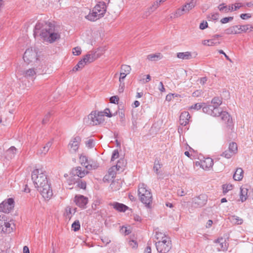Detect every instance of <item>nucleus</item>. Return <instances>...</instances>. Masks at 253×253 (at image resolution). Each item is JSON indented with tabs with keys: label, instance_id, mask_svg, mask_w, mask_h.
<instances>
[{
	"label": "nucleus",
	"instance_id": "obj_8",
	"mask_svg": "<svg viewBox=\"0 0 253 253\" xmlns=\"http://www.w3.org/2000/svg\"><path fill=\"white\" fill-rule=\"evenodd\" d=\"M88 119L90 120V124L93 126L99 125L103 122L104 114L102 112H91L88 116Z\"/></svg>",
	"mask_w": 253,
	"mask_h": 253
},
{
	"label": "nucleus",
	"instance_id": "obj_26",
	"mask_svg": "<svg viewBox=\"0 0 253 253\" xmlns=\"http://www.w3.org/2000/svg\"><path fill=\"white\" fill-rule=\"evenodd\" d=\"M162 57V55L160 53H158L149 54L147 56V59L151 61H156L161 59Z\"/></svg>",
	"mask_w": 253,
	"mask_h": 253
},
{
	"label": "nucleus",
	"instance_id": "obj_10",
	"mask_svg": "<svg viewBox=\"0 0 253 253\" xmlns=\"http://www.w3.org/2000/svg\"><path fill=\"white\" fill-rule=\"evenodd\" d=\"M81 141V138L79 136H76L71 140L68 145L69 151L71 153H76L78 151Z\"/></svg>",
	"mask_w": 253,
	"mask_h": 253
},
{
	"label": "nucleus",
	"instance_id": "obj_35",
	"mask_svg": "<svg viewBox=\"0 0 253 253\" xmlns=\"http://www.w3.org/2000/svg\"><path fill=\"white\" fill-rule=\"evenodd\" d=\"M240 29L241 33L242 32L246 33L249 30H250L251 31H253V25H250V24L240 25Z\"/></svg>",
	"mask_w": 253,
	"mask_h": 253
},
{
	"label": "nucleus",
	"instance_id": "obj_63",
	"mask_svg": "<svg viewBox=\"0 0 253 253\" xmlns=\"http://www.w3.org/2000/svg\"><path fill=\"white\" fill-rule=\"evenodd\" d=\"M202 107H203V106L201 103H196V104H194V105H192L191 107V108L198 110L200 109H201Z\"/></svg>",
	"mask_w": 253,
	"mask_h": 253
},
{
	"label": "nucleus",
	"instance_id": "obj_27",
	"mask_svg": "<svg viewBox=\"0 0 253 253\" xmlns=\"http://www.w3.org/2000/svg\"><path fill=\"white\" fill-rule=\"evenodd\" d=\"M213 165V161L211 158H207L202 162L201 166L203 169H209L211 168Z\"/></svg>",
	"mask_w": 253,
	"mask_h": 253
},
{
	"label": "nucleus",
	"instance_id": "obj_5",
	"mask_svg": "<svg viewBox=\"0 0 253 253\" xmlns=\"http://www.w3.org/2000/svg\"><path fill=\"white\" fill-rule=\"evenodd\" d=\"M163 241H158L156 242L155 246L157 250L160 253H167L171 248V243L169 237H164Z\"/></svg>",
	"mask_w": 253,
	"mask_h": 253
},
{
	"label": "nucleus",
	"instance_id": "obj_22",
	"mask_svg": "<svg viewBox=\"0 0 253 253\" xmlns=\"http://www.w3.org/2000/svg\"><path fill=\"white\" fill-rule=\"evenodd\" d=\"M202 43L204 45L207 46H215L218 45L220 43L219 40H216L214 38H212L210 40H205L202 41Z\"/></svg>",
	"mask_w": 253,
	"mask_h": 253
},
{
	"label": "nucleus",
	"instance_id": "obj_7",
	"mask_svg": "<svg viewBox=\"0 0 253 253\" xmlns=\"http://www.w3.org/2000/svg\"><path fill=\"white\" fill-rule=\"evenodd\" d=\"M37 188L45 200L48 201L52 197L53 195L52 190L48 183L42 185L41 187H38Z\"/></svg>",
	"mask_w": 253,
	"mask_h": 253
},
{
	"label": "nucleus",
	"instance_id": "obj_50",
	"mask_svg": "<svg viewBox=\"0 0 253 253\" xmlns=\"http://www.w3.org/2000/svg\"><path fill=\"white\" fill-rule=\"evenodd\" d=\"M101 240L103 243H104L106 245L108 244L111 242L110 238L106 236H103L101 237Z\"/></svg>",
	"mask_w": 253,
	"mask_h": 253
},
{
	"label": "nucleus",
	"instance_id": "obj_57",
	"mask_svg": "<svg viewBox=\"0 0 253 253\" xmlns=\"http://www.w3.org/2000/svg\"><path fill=\"white\" fill-rule=\"evenodd\" d=\"M218 9L220 11H224L227 13V6L224 3H222L218 6Z\"/></svg>",
	"mask_w": 253,
	"mask_h": 253
},
{
	"label": "nucleus",
	"instance_id": "obj_59",
	"mask_svg": "<svg viewBox=\"0 0 253 253\" xmlns=\"http://www.w3.org/2000/svg\"><path fill=\"white\" fill-rule=\"evenodd\" d=\"M241 6L240 5V3H236L234 4L231 5V10H233V11L237 10V9H239Z\"/></svg>",
	"mask_w": 253,
	"mask_h": 253
},
{
	"label": "nucleus",
	"instance_id": "obj_3",
	"mask_svg": "<svg viewBox=\"0 0 253 253\" xmlns=\"http://www.w3.org/2000/svg\"><path fill=\"white\" fill-rule=\"evenodd\" d=\"M138 194L141 202L147 207H149L152 202V195L147 185L144 183L140 184L138 186Z\"/></svg>",
	"mask_w": 253,
	"mask_h": 253
},
{
	"label": "nucleus",
	"instance_id": "obj_9",
	"mask_svg": "<svg viewBox=\"0 0 253 253\" xmlns=\"http://www.w3.org/2000/svg\"><path fill=\"white\" fill-rule=\"evenodd\" d=\"M14 202L13 199L9 198L6 201H3L0 204V211L8 213L14 208Z\"/></svg>",
	"mask_w": 253,
	"mask_h": 253
},
{
	"label": "nucleus",
	"instance_id": "obj_48",
	"mask_svg": "<svg viewBox=\"0 0 253 253\" xmlns=\"http://www.w3.org/2000/svg\"><path fill=\"white\" fill-rule=\"evenodd\" d=\"M161 168V165L159 161H155L154 166V170L157 174L159 173V169Z\"/></svg>",
	"mask_w": 253,
	"mask_h": 253
},
{
	"label": "nucleus",
	"instance_id": "obj_44",
	"mask_svg": "<svg viewBox=\"0 0 253 253\" xmlns=\"http://www.w3.org/2000/svg\"><path fill=\"white\" fill-rule=\"evenodd\" d=\"M234 154H232V153L228 149L225 150L224 151L222 154L221 155V156L225 157L227 159L230 158Z\"/></svg>",
	"mask_w": 253,
	"mask_h": 253
},
{
	"label": "nucleus",
	"instance_id": "obj_43",
	"mask_svg": "<svg viewBox=\"0 0 253 253\" xmlns=\"http://www.w3.org/2000/svg\"><path fill=\"white\" fill-rule=\"evenodd\" d=\"M154 11L155 10L151 6L148 7L146 9V10L144 11L143 15V17H144V18L147 17Z\"/></svg>",
	"mask_w": 253,
	"mask_h": 253
},
{
	"label": "nucleus",
	"instance_id": "obj_6",
	"mask_svg": "<svg viewBox=\"0 0 253 253\" xmlns=\"http://www.w3.org/2000/svg\"><path fill=\"white\" fill-rule=\"evenodd\" d=\"M5 216L0 215V232L4 233H10L15 229V225L13 221L7 222Z\"/></svg>",
	"mask_w": 253,
	"mask_h": 253
},
{
	"label": "nucleus",
	"instance_id": "obj_1",
	"mask_svg": "<svg viewBox=\"0 0 253 253\" xmlns=\"http://www.w3.org/2000/svg\"><path fill=\"white\" fill-rule=\"evenodd\" d=\"M42 27L40 36L43 41L50 43L60 39V33L58 28L50 22H38L35 27V34L38 32Z\"/></svg>",
	"mask_w": 253,
	"mask_h": 253
},
{
	"label": "nucleus",
	"instance_id": "obj_55",
	"mask_svg": "<svg viewBox=\"0 0 253 253\" xmlns=\"http://www.w3.org/2000/svg\"><path fill=\"white\" fill-rule=\"evenodd\" d=\"M86 146L89 148H92L94 147L93 140L92 139H89L86 142Z\"/></svg>",
	"mask_w": 253,
	"mask_h": 253
},
{
	"label": "nucleus",
	"instance_id": "obj_49",
	"mask_svg": "<svg viewBox=\"0 0 253 253\" xmlns=\"http://www.w3.org/2000/svg\"><path fill=\"white\" fill-rule=\"evenodd\" d=\"M77 185L79 188L83 189H85L86 188V184L85 181H83L82 180H79L78 181Z\"/></svg>",
	"mask_w": 253,
	"mask_h": 253
},
{
	"label": "nucleus",
	"instance_id": "obj_64",
	"mask_svg": "<svg viewBox=\"0 0 253 253\" xmlns=\"http://www.w3.org/2000/svg\"><path fill=\"white\" fill-rule=\"evenodd\" d=\"M120 83V84L119 87L118 89V91L120 93H122V92H123V91L124 90L125 83L123 82H121Z\"/></svg>",
	"mask_w": 253,
	"mask_h": 253
},
{
	"label": "nucleus",
	"instance_id": "obj_52",
	"mask_svg": "<svg viewBox=\"0 0 253 253\" xmlns=\"http://www.w3.org/2000/svg\"><path fill=\"white\" fill-rule=\"evenodd\" d=\"M119 98L117 96H112L110 98V102L112 103L118 104Z\"/></svg>",
	"mask_w": 253,
	"mask_h": 253
},
{
	"label": "nucleus",
	"instance_id": "obj_12",
	"mask_svg": "<svg viewBox=\"0 0 253 253\" xmlns=\"http://www.w3.org/2000/svg\"><path fill=\"white\" fill-rule=\"evenodd\" d=\"M74 201L78 207L85 209L88 203V198L83 195H76Z\"/></svg>",
	"mask_w": 253,
	"mask_h": 253
},
{
	"label": "nucleus",
	"instance_id": "obj_45",
	"mask_svg": "<svg viewBox=\"0 0 253 253\" xmlns=\"http://www.w3.org/2000/svg\"><path fill=\"white\" fill-rule=\"evenodd\" d=\"M231 220L232 222L238 225L241 224L243 223V219L238 216H233L232 217Z\"/></svg>",
	"mask_w": 253,
	"mask_h": 253
},
{
	"label": "nucleus",
	"instance_id": "obj_56",
	"mask_svg": "<svg viewBox=\"0 0 253 253\" xmlns=\"http://www.w3.org/2000/svg\"><path fill=\"white\" fill-rule=\"evenodd\" d=\"M233 19V17H225L221 19L220 22L222 24H225Z\"/></svg>",
	"mask_w": 253,
	"mask_h": 253
},
{
	"label": "nucleus",
	"instance_id": "obj_17",
	"mask_svg": "<svg viewBox=\"0 0 253 253\" xmlns=\"http://www.w3.org/2000/svg\"><path fill=\"white\" fill-rule=\"evenodd\" d=\"M88 173V171L87 170L84 169L81 167H77L72 170V173L80 178L84 177Z\"/></svg>",
	"mask_w": 253,
	"mask_h": 253
},
{
	"label": "nucleus",
	"instance_id": "obj_38",
	"mask_svg": "<svg viewBox=\"0 0 253 253\" xmlns=\"http://www.w3.org/2000/svg\"><path fill=\"white\" fill-rule=\"evenodd\" d=\"M118 170H119L115 166H113L109 169L108 175H109L112 178H113L115 177L116 171Z\"/></svg>",
	"mask_w": 253,
	"mask_h": 253
},
{
	"label": "nucleus",
	"instance_id": "obj_4",
	"mask_svg": "<svg viewBox=\"0 0 253 253\" xmlns=\"http://www.w3.org/2000/svg\"><path fill=\"white\" fill-rule=\"evenodd\" d=\"M32 179L36 188L48 183L45 171L41 169H36L32 173Z\"/></svg>",
	"mask_w": 253,
	"mask_h": 253
},
{
	"label": "nucleus",
	"instance_id": "obj_23",
	"mask_svg": "<svg viewBox=\"0 0 253 253\" xmlns=\"http://www.w3.org/2000/svg\"><path fill=\"white\" fill-rule=\"evenodd\" d=\"M37 73L34 68H31L24 72L23 75L27 78L34 79Z\"/></svg>",
	"mask_w": 253,
	"mask_h": 253
},
{
	"label": "nucleus",
	"instance_id": "obj_19",
	"mask_svg": "<svg viewBox=\"0 0 253 253\" xmlns=\"http://www.w3.org/2000/svg\"><path fill=\"white\" fill-rule=\"evenodd\" d=\"M225 32L227 35L238 34L241 33L240 26L235 25L227 28Z\"/></svg>",
	"mask_w": 253,
	"mask_h": 253
},
{
	"label": "nucleus",
	"instance_id": "obj_58",
	"mask_svg": "<svg viewBox=\"0 0 253 253\" xmlns=\"http://www.w3.org/2000/svg\"><path fill=\"white\" fill-rule=\"evenodd\" d=\"M252 17L250 13H243L240 15V17L244 20L248 19Z\"/></svg>",
	"mask_w": 253,
	"mask_h": 253
},
{
	"label": "nucleus",
	"instance_id": "obj_53",
	"mask_svg": "<svg viewBox=\"0 0 253 253\" xmlns=\"http://www.w3.org/2000/svg\"><path fill=\"white\" fill-rule=\"evenodd\" d=\"M73 53L75 55H79L81 53V49L79 47H76L73 49Z\"/></svg>",
	"mask_w": 253,
	"mask_h": 253
},
{
	"label": "nucleus",
	"instance_id": "obj_14",
	"mask_svg": "<svg viewBox=\"0 0 253 253\" xmlns=\"http://www.w3.org/2000/svg\"><path fill=\"white\" fill-rule=\"evenodd\" d=\"M203 111L212 116L216 117L220 115V110L215 109L211 105L203 107Z\"/></svg>",
	"mask_w": 253,
	"mask_h": 253
},
{
	"label": "nucleus",
	"instance_id": "obj_62",
	"mask_svg": "<svg viewBox=\"0 0 253 253\" xmlns=\"http://www.w3.org/2000/svg\"><path fill=\"white\" fill-rule=\"evenodd\" d=\"M161 4L157 0L154 1L151 6H150L154 10H155Z\"/></svg>",
	"mask_w": 253,
	"mask_h": 253
},
{
	"label": "nucleus",
	"instance_id": "obj_21",
	"mask_svg": "<svg viewBox=\"0 0 253 253\" xmlns=\"http://www.w3.org/2000/svg\"><path fill=\"white\" fill-rule=\"evenodd\" d=\"M196 5V1L195 0H191L189 2L186 3L183 6L182 8L184 9L185 13H188L189 11L192 9Z\"/></svg>",
	"mask_w": 253,
	"mask_h": 253
},
{
	"label": "nucleus",
	"instance_id": "obj_60",
	"mask_svg": "<svg viewBox=\"0 0 253 253\" xmlns=\"http://www.w3.org/2000/svg\"><path fill=\"white\" fill-rule=\"evenodd\" d=\"M86 64V62L84 61V59L80 61L78 63V67L81 68L82 69Z\"/></svg>",
	"mask_w": 253,
	"mask_h": 253
},
{
	"label": "nucleus",
	"instance_id": "obj_25",
	"mask_svg": "<svg viewBox=\"0 0 253 253\" xmlns=\"http://www.w3.org/2000/svg\"><path fill=\"white\" fill-rule=\"evenodd\" d=\"M248 189L244 187L240 188V200L243 202L248 198Z\"/></svg>",
	"mask_w": 253,
	"mask_h": 253
},
{
	"label": "nucleus",
	"instance_id": "obj_46",
	"mask_svg": "<svg viewBox=\"0 0 253 253\" xmlns=\"http://www.w3.org/2000/svg\"><path fill=\"white\" fill-rule=\"evenodd\" d=\"M223 192L224 193H227L229 191L231 190L233 188V186L231 184L223 185Z\"/></svg>",
	"mask_w": 253,
	"mask_h": 253
},
{
	"label": "nucleus",
	"instance_id": "obj_39",
	"mask_svg": "<svg viewBox=\"0 0 253 253\" xmlns=\"http://www.w3.org/2000/svg\"><path fill=\"white\" fill-rule=\"evenodd\" d=\"M17 151L16 148L14 146H11L10 148H9L7 151L6 153L7 155L10 157V158H12L14 156L15 154L16 153Z\"/></svg>",
	"mask_w": 253,
	"mask_h": 253
},
{
	"label": "nucleus",
	"instance_id": "obj_42",
	"mask_svg": "<svg viewBox=\"0 0 253 253\" xmlns=\"http://www.w3.org/2000/svg\"><path fill=\"white\" fill-rule=\"evenodd\" d=\"M219 17V14L218 13H211L209 15L208 18L209 20H217Z\"/></svg>",
	"mask_w": 253,
	"mask_h": 253
},
{
	"label": "nucleus",
	"instance_id": "obj_37",
	"mask_svg": "<svg viewBox=\"0 0 253 253\" xmlns=\"http://www.w3.org/2000/svg\"><path fill=\"white\" fill-rule=\"evenodd\" d=\"M131 71V67L130 66L127 65H123L121 68V72L128 75L130 73Z\"/></svg>",
	"mask_w": 253,
	"mask_h": 253
},
{
	"label": "nucleus",
	"instance_id": "obj_40",
	"mask_svg": "<svg viewBox=\"0 0 253 253\" xmlns=\"http://www.w3.org/2000/svg\"><path fill=\"white\" fill-rule=\"evenodd\" d=\"M80 223L78 220L75 221L72 224V228L75 232L79 231L80 229Z\"/></svg>",
	"mask_w": 253,
	"mask_h": 253
},
{
	"label": "nucleus",
	"instance_id": "obj_54",
	"mask_svg": "<svg viewBox=\"0 0 253 253\" xmlns=\"http://www.w3.org/2000/svg\"><path fill=\"white\" fill-rule=\"evenodd\" d=\"M151 79V78L150 76L149 75H147L146 76V79H140L139 80V82L142 84H145V83H147L149 82V81H150Z\"/></svg>",
	"mask_w": 253,
	"mask_h": 253
},
{
	"label": "nucleus",
	"instance_id": "obj_30",
	"mask_svg": "<svg viewBox=\"0 0 253 253\" xmlns=\"http://www.w3.org/2000/svg\"><path fill=\"white\" fill-rule=\"evenodd\" d=\"M221 103L222 101L219 98L214 97L211 100V104H212V105H211L213 106L215 109L220 110L218 107L221 104Z\"/></svg>",
	"mask_w": 253,
	"mask_h": 253
},
{
	"label": "nucleus",
	"instance_id": "obj_36",
	"mask_svg": "<svg viewBox=\"0 0 253 253\" xmlns=\"http://www.w3.org/2000/svg\"><path fill=\"white\" fill-rule=\"evenodd\" d=\"M228 150L231 151L233 154H235L237 152V145L235 142H232L229 144Z\"/></svg>",
	"mask_w": 253,
	"mask_h": 253
},
{
	"label": "nucleus",
	"instance_id": "obj_61",
	"mask_svg": "<svg viewBox=\"0 0 253 253\" xmlns=\"http://www.w3.org/2000/svg\"><path fill=\"white\" fill-rule=\"evenodd\" d=\"M104 116L105 115L107 117H111L112 116V114L110 113V109L109 108H106L103 112H102Z\"/></svg>",
	"mask_w": 253,
	"mask_h": 253
},
{
	"label": "nucleus",
	"instance_id": "obj_11",
	"mask_svg": "<svg viewBox=\"0 0 253 253\" xmlns=\"http://www.w3.org/2000/svg\"><path fill=\"white\" fill-rule=\"evenodd\" d=\"M79 159L81 165L88 170H90L92 169H95L98 167L97 163L90 164V162L88 161L87 158L85 156L81 155Z\"/></svg>",
	"mask_w": 253,
	"mask_h": 253
},
{
	"label": "nucleus",
	"instance_id": "obj_20",
	"mask_svg": "<svg viewBox=\"0 0 253 253\" xmlns=\"http://www.w3.org/2000/svg\"><path fill=\"white\" fill-rule=\"evenodd\" d=\"M115 210L120 212H125L128 207L123 204L114 202L110 204Z\"/></svg>",
	"mask_w": 253,
	"mask_h": 253
},
{
	"label": "nucleus",
	"instance_id": "obj_47",
	"mask_svg": "<svg viewBox=\"0 0 253 253\" xmlns=\"http://www.w3.org/2000/svg\"><path fill=\"white\" fill-rule=\"evenodd\" d=\"M184 13H185L184 12V10L182 7L181 8H178L176 10V11L174 14V16L176 17H178L180 16L181 15L184 14Z\"/></svg>",
	"mask_w": 253,
	"mask_h": 253
},
{
	"label": "nucleus",
	"instance_id": "obj_16",
	"mask_svg": "<svg viewBox=\"0 0 253 253\" xmlns=\"http://www.w3.org/2000/svg\"><path fill=\"white\" fill-rule=\"evenodd\" d=\"M190 118V116L188 112H183L181 113L179 117L180 124L182 126H186L188 123V121Z\"/></svg>",
	"mask_w": 253,
	"mask_h": 253
},
{
	"label": "nucleus",
	"instance_id": "obj_13",
	"mask_svg": "<svg viewBox=\"0 0 253 253\" xmlns=\"http://www.w3.org/2000/svg\"><path fill=\"white\" fill-rule=\"evenodd\" d=\"M36 56V53L32 49H27L24 54L23 59L25 62L29 63Z\"/></svg>",
	"mask_w": 253,
	"mask_h": 253
},
{
	"label": "nucleus",
	"instance_id": "obj_15",
	"mask_svg": "<svg viewBox=\"0 0 253 253\" xmlns=\"http://www.w3.org/2000/svg\"><path fill=\"white\" fill-rule=\"evenodd\" d=\"M206 202V199L204 195H200L193 199V205L196 208L203 206Z\"/></svg>",
	"mask_w": 253,
	"mask_h": 253
},
{
	"label": "nucleus",
	"instance_id": "obj_34",
	"mask_svg": "<svg viewBox=\"0 0 253 253\" xmlns=\"http://www.w3.org/2000/svg\"><path fill=\"white\" fill-rule=\"evenodd\" d=\"M126 165V161L124 159H120L116 166H114L119 170H122Z\"/></svg>",
	"mask_w": 253,
	"mask_h": 253
},
{
	"label": "nucleus",
	"instance_id": "obj_41",
	"mask_svg": "<svg viewBox=\"0 0 253 253\" xmlns=\"http://www.w3.org/2000/svg\"><path fill=\"white\" fill-rule=\"evenodd\" d=\"M164 237H168L165 234L160 232H156L155 238L158 241H163L164 239Z\"/></svg>",
	"mask_w": 253,
	"mask_h": 253
},
{
	"label": "nucleus",
	"instance_id": "obj_2",
	"mask_svg": "<svg viewBox=\"0 0 253 253\" xmlns=\"http://www.w3.org/2000/svg\"><path fill=\"white\" fill-rule=\"evenodd\" d=\"M106 11V5L104 2L100 1L97 4L92 10H90L88 14L85 18L91 21H95L103 17Z\"/></svg>",
	"mask_w": 253,
	"mask_h": 253
},
{
	"label": "nucleus",
	"instance_id": "obj_29",
	"mask_svg": "<svg viewBox=\"0 0 253 253\" xmlns=\"http://www.w3.org/2000/svg\"><path fill=\"white\" fill-rule=\"evenodd\" d=\"M52 145V142L50 141L46 143L45 145L43 146L42 149L38 151V153L41 155H45L48 151L50 147Z\"/></svg>",
	"mask_w": 253,
	"mask_h": 253
},
{
	"label": "nucleus",
	"instance_id": "obj_18",
	"mask_svg": "<svg viewBox=\"0 0 253 253\" xmlns=\"http://www.w3.org/2000/svg\"><path fill=\"white\" fill-rule=\"evenodd\" d=\"M214 243L219 244V247L217 248L218 252L225 251L227 250V246L225 241L222 238L215 240Z\"/></svg>",
	"mask_w": 253,
	"mask_h": 253
},
{
	"label": "nucleus",
	"instance_id": "obj_31",
	"mask_svg": "<svg viewBox=\"0 0 253 253\" xmlns=\"http://www.w3.org/2000/svg\"><path fill=\"white\" fill-rule=\"evenodd\" d=\"M220 115L218 116L220 117L221 119L225 123L229 122L230 120V117L229 114L225 111H220Z\"/></svg>",
	"mask_w": 253,
	"mask_h": 253
},
{
	"label": "nucleus",
	"instance_id": "obj_33",
	"mask_svg": "<svg viewBox=\"0 0 253 253\" xmlns=\"http://www.w3.org/2000/svg\"><path fill=\"white\" fill-rule=\"evenodd\" d=\"M110 187L113 191H117L120 189L121 185L119 181H113L110 185Z\"/></svg>",
	"mask_w": 253,
	"mask_h": 253
},
{
	"label": "nucleus",
	"instance_id": "obj_24",
	"mask_svg": "<svg viewBox=\"0 0 253 253\" xmlns=\"http://www.w3.org/2000/svg\"><path fill=\"white\" fill-rule=\"evenodd\" d=\"M244 171L241 168H237L233 175V178L235 180H241L243 177Z\"/></svg>",
	"mask_w": 253,
	"mask_h": 253
},
{
	"label": "nucleus",
	"instance_id": "obj_51",
	"mask_svg": "<svg viewBox=\"0 0 253 253\" xmlns=\"http://www.w3.org/2000/svg\"><path fill=\"white\" fill-rule=\"evenodd\" d=\"M119 154L118 150H114L112 158H111V161H114L115 160L117 159L119 157Z\"/></svg>",
	"mask_w": 253,
	"mask_h": 253
},
{
	"label": "nucleus",
	"instance_id": "obj_32",
	"mask_svg": "<svg viewBox=\"0 0 253 253\" xmlns=\"http://www.w3.org/2000/svg\"><path fill=\"white\" fill-rule=\"evenodd\" d=\"M96 57H95L94 53L87 54L83 58L86 63H89L96 59Z\"/></svg>",
	"mask_w": 253,
	"mask_h": 253
},
{
	"label": "nucleus",
	"instance_id": "obj_28",
	"mask_svg": "<svg viewBox=\"0 0 253 253\" xmlns=\"http://www.w3.org/2000/svg\"><path fill=\"white\" fill-rule=\"evenodd\" d=\"M177 57L178 58L183 60H188L192 58L191 53L190 52H179L177 54Z\"/></svg>",
	"mask_w": 253,
	"mask_h": 253
}]
</instances>
